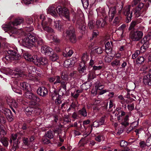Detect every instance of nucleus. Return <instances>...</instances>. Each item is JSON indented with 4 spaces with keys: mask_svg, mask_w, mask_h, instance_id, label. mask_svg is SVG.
<instances>
[{
    "mask_svg": "<svg viewBox=\"0 0 151 151\" xmlns=\"http://www.w3.org/2000/svg\"><path fill=\"white\" fill-rule=\"evenodd\" d=\"M145 60V58L144 57L140 56L138 57L136 60V64H140L144 62Z\"/></svg>",
    "mask_w": 151,
    "mask_h": 151,
    "instance_id": "e433bc0d",
    "label": "nucleus"
},
{
    "mask_svg": "<svg viewBox=\"0 0 151 151\" xmlns=\"http://www.w3.org/2000/svg\"><path fill=\"white\" fill-rule=\"evenodd\" d=\"M66 91H64V89L61 90V89H60L59 91L58 96L62 97V96L64 94Z\"/></svg>",
    "mask_w": 151,
    "mask_h": 151,
    "instance_id": "bf43d9fd",
    "label": "nucleus"
},
{
    "mask_svg": "<svg viewBox=\"0 0 151 151\" xmlns=\"http://www.w3.org/2000/svg\"><path fill=\"white\" fill-rule=\"evenodd\" d=\"M23 57L27 60L32 61L34 63V61L35 60L34 58H36V55L32 56L28 52H26L23 54Z\"/></svg>",
    "mask_w": 151,
    "mask_h": 151,
    "instance_id": "a211bd4d",
    "label": "nucleus"
},
{
    "mask_svg": "<svg viewBox=\"0 0 151 151\" xmlns=\"http://www.w3.org/2000/svg\"><path fill=\"white\" fill-rule=\"evenodd\" d=\"M61 86L62 87L63 89H64V91H66V87L67 83L66 82H64L63 81H61Z\"/></svg>",
    "mask_w": 151,
    "mask_h": 151,
    "instance_id": "603ef678",
    "label": "nucleus"
},
{
    "mask_svg": "<svg viewBox=\"0 0 151 151\" xmlns=\"http://www.w3.org/2000/svg\"><path fill=\"white\" fill-rule=\"evenodd\" d=\"M96 77L95 71L93 70H91L89 72L88 75V79L90 80L94 79Z\"/></svg>",
    "mask_w": 151,
    "mask_h": 151,
    "instance_id": "72a5a7b5",
    "label": "nucleus"
},
{
    "mask_svg": "<svg viewBox=\"0 0 151 151\" xmlns=\"http://www.w3.org/2000/svg\"><path fill=\"white\" fill-rule=\"evenodd\" d=\"M61 22L59 20H57L54 22V26L55 28L58 30L61 31L63 30L62 25L60 24Z\"/></svg>",
    "mask_w": 151,
    "mask_h": 151,
    "instance_id": "393cba45",
    "label": "nucleus"
},
{
    "mask_svg": "<svg viewBox=\"0 0 151 151\" xmlns=\"http://www.w3.org/2000/svg\"><path fill=\"white\" fill-rule=\"evenodd\" d=\"M18 142L17 141H15L14 142L13 145V148L14 151L18 149L19 147L18 145Z\"/></svg>",
    "mask_w": 151,
    "mask_h": 151,
    "instance_id": "5fc2aeb1",
    "label": "nucleus"
},
{
    "mask_svg": "<svg viewBox=\"0 0 151 151\" xmlns=\"http://www.w3.org/2000/svg\"><path fill=\"white\" fill-rule=\"evenodd\" d=\"M35 38L36 40L35 42H36L38 45H41L44 44V42L42 38L39 37H37L36 36Z\"/></svg>",
    "mask_w": 151,
    "mask_h": 151,
    "instance_id": "58836bf2",
    "label": "nucleus"
},
{
    "mask_svg": "<svg viewBox=\"0 0 151 151\" xmlns=\"http://www.w3.org/2000/svg\"><path fill=\"white\" fill-rule=\"evenodd\" d=\"M143 33L140 31H137L131 32L130 37L133 41H138L142 36Z\"/></svg>",
    "mask_w": 151,
    "mask_h": 151,
    "instance_id": "9d476101",
    "label": "nucleus"
},
{
    "mask_svg": "<svg viewBox=\"0 0 151 151\" xmlns=\"http://www.w3.org/2000/svg\"><path fill=\"white\" fill-rule=\"evenodd\" d=\"M93 21H90L88 23V25L89 28L90 29H92L94 28V25L93 24Z\"/></svg>",
    "mask_w": 151,
    "mask_h": 151,
    "instance_id": "774afa93",
    "label": "nucleus"
},
{
    "mask_svg": "<svg viewBox=\"0 0 151 151\" xmlns=\"http://www.w3.org/2000/svg\"><path fill=\"white\" fill-rule=\"evenodd\" d=\"M58 58V56L56 54H54L50 57V59L54 61H56Z\"/></svg>",
    "mask_w": 151,
    "mask_h": 151,
    "instance_id": "8fccbe9b",
    "label": "nucleus"
},
{
    "mask_svg": "<svg viewBox=\"0 0 151 151\" xmlns=\"http://www.w3.org/2000/svg\"><path fill=\"white\" fill-rule=\"evenodd\" d=\"M139 22L137 21H134L132 22L131 24L129 29H131L133 28Z\"/></svg>",
    "mask_w": 151,
    "mask_h": 151,
    "instance_id": "4d7b16f0",
    "label": "nucleus"
},
{
    "mask_svg": "<svg viewBox=\"0 0 151 151\" xmlns=\"http://www.w3.org/2000/svg\"><path fill=\"white\" fill-rule=\"evenodd\" d=\"M27 22V24H32L33 23V20L32 18L31 17L27 18L26 19Z\"/></svg>",
    "mask_w": 151,
    "mask_h": 151,
    "instance_id": "0e129e2a",
    "label": "nucleus"
},
{
    "mask_svg": "<svg viewBox=\"0 0 151 151\" xmlns=\"http://www.w3.org/2000/svg\"><path fill=\"white\" fill-rule=\"evenodd\" d=\"M130 6H126L124 8L123 10V13L126 16L127 19L126 22L127 23H128L130 22L132 19V12L130 11Z\"/></svg>",
    "mask_w": 151,
    "mask_h": 151,
    "instance_id": "1a4fd4ad",
    "label": "nucleus"
},
{
    "mask_svg": "<svg viewBox=\"0 0 151 151\" xmlns=\"http://www.w3.org/2000/svg\"><path fill=\"white\" fill-rule=\"evenodd\" d=\"M35 35L29 33L27 37L22 40V44L26 47L29 48L31 47L35 44Z\"/></svg>",
    "mask_w": 151,
    "mask_h": 151,
    "instance_id": "39448f33",
    "label": "nucleus"
},
{
    "mask_svg": "<svg viewBox=\"0 0 151 151\" xmlns=\"http://www.w3.org/2000/svg\"><path fill=\"white\" fill-rule=\"evenodd\" d=\"M96 24L98 28L104 27L106 24V19L104 20L102 18H101L98 20L96 22Z\"/></svg>",
    "mask_w": 151,
    "mask_h": 151,
    "instance_id": "412c9836",
    "label": "nucleus"
},
{
    "mask_svg": "<svg viewBox=\"0 0 151 151\" xmlns=\"http://www.w3.org/2000/svg\"><path fill=\"white\" fill-rule=\"evenodd\" d=\"M96 11L97 13L99 14H101L106 19H107L108 18L109 21V22H111L114 17L117 15L116 8V6H114L113 8H110L109 9L108 12V17L107 15L106 14L105 10L103 8L99 7V8L96 9Z\"/></svg>",
    "mask_w": 151,
    "mask_h": 151,
    "instance_id": "f03ea898",
    "label": "nucleus"
},
{
    "mask_svg": "<svg viewBox=\"0 0 151 151\" xmlns=\"http://www.w3.org/2000/svg\"><path fill=\"white\" fill-rule=\"evenodd\" d=\"M120 12H119V14L115 16V18L113 20V24L114 25H119V22L121 21L122 17L120 15Z\"/></svg>",
    "mask_w": 151,
    "mask_h": 151,
    "instance_id": "4be33fe9",
    "label": "nucleus"
},
{
    "mask_svg": "<svg viewBox=\"0 0 151 151\" xmlns=\"http://www.w3.org/2000/svg\"><path fill=\"white\" fill-rule=\"evenodd\" d=\"M48 25L46 24V22H42V27L43 29L47 32L50 34V33H54V30L51 27L48 26Z\"/></svg>",
    "mask_w": 151,
    "mask_h": 151,
    "instance_id": "6ab92c4d",
    "label": "nucleus"
},
{
    "mask_svg": "<svg viewBox=\"0 0 151 151\" xmlns=\"http://www.w3.org/2000/svg\"><path fill=\"white\" fill-rule=\"evenodd\" d=\"M26 97L28 99L32 100L35 101L39 102L40 99L36 96L29 91H27L25 93Z\"/></svg>",
    "mask_w": 151,
    "mask_h": 151,
    "instance_id": "dca6fc26",
    "label": "nucleus"
},
{
    "mask_svg": "<svg viewBox=\"0 0 151 151\" xmlns=\"http://www.w3.org/2000/svg\"><path fill=\"white\" fill-rule=\"evenodd\" d=\"M129 116L128 115H126L122 120L121 124L125 127H126L129 125Z\"/></svg>",
    "mask_w": 151,
    "mask_h": 151,
    "instance_id": "c756f323",
    "label": "nucleus"
},
{
    "mask_svg": "<svg viewBox=\"0 0 151 151\" xmlns=\"http://www.w3.org/2000/svg\"><path fill=\"white\" fill-rule=\"evenodd\" d=\"M47 37L49 40H52L56 43H58L60 42V39L57 36H55L53 35L48 34L47 35Z\"/></svg>",
    "mask_w": 151,
    "mask_h": 151,
    "instance_id": "5701e85b",
    "label": "nucleus"
},
{
    "mask_svg": "<svg viewBox=\"0 0 151 151\" xmlns=\"http://www.w3.org/2000/svg\"><path fill=\"white\" fill-rule=\"evenodd\" d=\"M78 113L80 115L84 117H86L87 116V113L86 109L85 107H83L82 109L78 111Z\"/></svg>",
    "mask_w": 151,
    "mask_h": 151,
    "instance_id": "f704fd0d",
    "label": "nucleus"
},
{
    "mask_svg": "<svg viewBox=\"0 0 151 151\" xmlns=\"http://www.w3.org/2000/svg\"><path fill=\"white\" fill-rule=\"evenodd\" d=\"M23 134L21 132L17 133L14 134H12V138L14 140H16L17 137L20 138L19 135H22Z\"/></svg>",
    "mask_w": 151,
    "mask_h": 151,
    "instance_id": "a18cd8bd",
    "label": "nucleus"
},
{
    "mask_svg": "<svg viewBox=\"0 0 151 151\" xmlns=\"http://www.w3.org/2000/svg\"><path fill=\"white\" fill-rule=\"evenodd\" d=\"M7 102L8 103H10V105L16 108L18 106V103H19L20 101H18V99L16 100L14 99H11L9 101L7 100Z\"/></svg>",
    "mask_w": 151,
    "mask_h": 151,
    "instance_id": "b1692460",
    "label": "nucleus"
},
{
    "mask_svg": "<svg viewBox=\"0 0 151 151\" xmlns=\"http://www.w3.org/2000/svg\"><path fill=\"white\" fill-rule=\"evenodd\" d=\"M0 140L4 146L7 147L8 146V140L6 138L3 137H1Z\"/></svg>",
    "mask_w": 151,
    "mask_h": 151,
    "instance_id": "473e14b6",
    "label": "nucleus"
},
{
    "mask_svg": "<svg viewBox=\"0 0 151 151\" xmlns=\"http://www.w3.org/2000/svg\"><path fill=\"white\" fill-rule=\"evenodd\" d=\"M89 0H81L83 7L86 8L88 6L89 3Z\"/></svg>",
    "mask_w": 151,
    "mask_h": 151,
    "instance_id": "37998d69",
    "label": "nucleus"
},
{
    "mask_svg": "<svg viewBox=\"0 0 151 151\" xmlns=\"http://www.w3.org/2000/svg\"><path fill=\"white\" fill-rule=\"evenodd\" d=\"M28 72L32 74L34 73L35 71L36 68L34 66H30L27 67Z\"/></svg>",
    "mask_w": 151,
    "mask_h": 151,
    "instance_id": "a19ab883",
    "label": "nucleus"
},
{
    "mask_svg": "<svg viewBox=\"0 0 151 151\" xmlns=\"http://www.w3.org/2000/svg\"><path fill=\"white\" fill-rule=\"evenodd\" d=\"M42 141L44 144H47L50 142V140L45 136L42 138Z\"/></svg>",
    "mask_w": 151,
    "mask_h": 151,
    "instance_id": "3c124183",
    "label": "nucleus"
},
{
    "mask_svg": "<svg viewBox=\"0 0 151 151\" xmlns=\"http://www.w3.org/2000/svg\"><path fill=\"white\" fill-rule=\"evenodd\" d=\"M86 24L84 21L80 19L77 20L76 26L77 28L81 30V32L82 34L85 33Z\"/></svg>",
    "mask_w": 151,
    "mask_h": 151,
    "instance_id": "f8f14e48",
    "label": "nucleus"
},
{
    "mask_svg": "<svg viewBox=\"0 0 151 151\" xmlns=\"http://www.w3.org/2000/svg\"><path fill=\"white\" fill-rule=\"evenodd\" d=\"M126 25L123 24L119 28V29L122 30V34L121 35V37L122 38L126 36V34L124 32V30L125 29Z\"/></svg>",
    "mask_w": 151,
    "mask_h": 151,
    "instance_id": "7c9ffc66",
    "label": "nucleus"
},
{
    "mask_svg": "<svg viewBox=\"0 0 151 151\" xmlns=\"http://www.w3.org/2000/svg\"><path fill=\"white\" fill-rule=\"evenodd\" d=\"M12 87L13 91L15 92L20 94H22V92L21 89H22L26 91H29L30 90V85L25 82L20 83L19 84V86L17 84L14 85H12Z\"/></svg>",
    "mask_w": 151,
    "mask_h": 151,
    "instance_id": "20e7f679",
    "label": "nucleus"
},
{
    "mask_svg": "<svg viewBox=\"0 0 151 151\" xmlns=\"http://www.w3.org/2000/svg\"><path fill=\"white\" fill-rule=\"evenodd\" d=\"M73 53V51L72 50H69L68 52L67 51L64 52L63 53V55L65 57H70L72 55Z\"/></svg>",
    "mask_w": 151,
    "mask_h": 151,
    "instance_id": "ea45409f",
    "label": "nucleus"
},
{
    "mask_svg": "<svg viewBox=\"0 0 151 151\" xmlns=\"http://www.w3.org/2000/svg\"><path fill=\"white\" fill-rule=\"evenodd\" d=\"M3 103L0 101V110H1V109L2 112L5 114L8 121L10 122H12L13 120V115L12 112L10 110L7 109L5 108L3 109L2 108L3 107Z\"/></svg>",
    "mask_w": 151,
    "mask_h": 151,
    "instance_id": "6e6552de",
    "label": "nucleus"
},
{
    "mask_svg": "<svg viewBox=\"0 0 151 151\" xmlns=\"http://www.w3.org/2000/svg\"><path fill=\"white\" fill-rule=\"evenodd\" d=\"M78 106V102L77 101H73L71 105H70V107L73 109H75Z\"/></svg>",
    "mask_w": 151,
    "mask_h": 151,
    "instance_id": "680f3d73",
    "label": "nucleus"
},
{
    "mask_svg": "<svg viewBox=\"0 0 151 151\" xmlns=\"http://www.w3.org/2000/svg\"><path fill=\"white\" fill-rule=\"evenodd\" d=\"M52 51V49L47 46H43L41 48V52L46 55H50Z\"/></svg>",
    "mask_w": 151,
    "mask_h": 151,
    "instance_id": "4468645a",
    "label": "nucleus"
},
{
    "mask_svg": "<svg viewBox=\"0 0 151 151\" xmlns=\"http://www.w3.org/2000/svg\"><path fill=\"white\" fill-rule=\"evenodd\" d=\"M25 25H23V27L24 28V30L28 32H31L33 31L34 28L32 26H29V24H27V26L25 27Z\"/></svg>",
    "mask_w": 151,
    "mask_h": 151,
    "instance_id": "c03bdc74",
    "label": "nucleus"
},
{
    "mask_svg": "<svg viewBox=\"0 0 151 151\" xmlns=\"http://www.w3.org/2000/svg\"><path fill=\"white\" fill-rule=\"evenodd\" d=\"M134 104L133 103L129 104L127 106V107L128 110L129 111H132L134 108Z\"/></svg>",
    "mask_w": 151,
    "mask_h": 151,
    "instance_id": "e2e57ef3",
    "label": "nucleus"
},
{
    "mask_svg": "<svg viewBox=\"0 0 151 151\" xmlns=\"http://www.w3.org/2000/svg\"><path fill=\"white\" fill-rule=\"evenodd\" d=\"M95 139L96 141L99 142H100L103 140V137L101 135H99L95 137Z\"/></svg>",
    "mask_w": 151,
    "mask_h": 151,
    "instance_id": "6e6d98bb",
    "label": "nucleus"
},
{
    "mask_svg": "<svg viewBox=\"0 0 151 151\" xmlns=\"http://www.w3.org/2000/svg\"><path fill=\"white\" fill-rule=\"evenodd\" d=\"M61 78L62 79L64 80H67L68 79V75L65 74L64 72H63L61 74Z\"/></svg>",
    "mask_w": 151,
    "mask_h": 151,
    "instance_id": "13d9d810",
    "label": "nucleus"
},
{
    "mask_svg": "<svg viewBox=\"0 0 151 151\" xmlns=\"http://www.w3.org/2000/svg\"><path fill=\"white\" fill-rule=\"evenodd\" d=\"M7 53L15 60H19L21 58L20 55L18 53L16 50L10 49L7 51Z\"/></svg>",
    "mask_w": 151,
    "mask_h": 151,
    "instance_id": "ddd939ff",
    "label": "nucleus"
},
{
    "mask_svg": "<svg viewBox=\"0 0 151 151\" xmlns=\"http://www.w3.org/2000/svg\"><path fill=\"white\" fill-rule=\"evenodd\" d=\"M37 93L41 96L45 97L47 94L48 91L46 88L42 86L39 88L37 90Z\"/></svg>",
    "mask_w": 151,
    "mask_h": 151,
    "instance_id": "2eb2a0df",
    "label": "nucleus"
},
{
    "mask_svg": "<svg viewBox=\"0 0 151 151\" xmlns=\"http://www.w3.org/2000/svg\"><path fill=\"white\" fill-rule=\"evenodd\" d=\"M143 82L145 84L148 86L151 85V73L144 76Z\"/></svg>",
    "mask_w": 151,
    "mask_h": 151,
    "instance_id": "f3484780",
    "label": "nucleus"
},
{
    "mask_svg": "<svg viewBox=\"0 0 151 151\" xmlns=\"http://www.w3.org/2000/svg\"><path fill=\"white\" fill-rule=\"evenodd\" d=\"M73 59V60L72 59L71 60H65L64 61L63 64L64 66L66 68H68L70 66V65H72L73 64V63H74L75 61L73 62V60L74 59L76 60V58H74Z\"/></svg>",
    "mask_w": 151,
    "mask_h": 151,
    "instance_id": "a878e982",
    "label": "nucleus"
},
{
    "mask_svg": "<svg viewBox=\"0 0 151 151\" xmlns=\"http://www.w3.org/2000/svg\"><path fill=\"white\" fill-rule=\"evenodd\" d=\"M105 51L108 54L111 52V48L109 42H108L105 45Z\"/></svg>",
    "mask_w": 151,
    "mask_h": 151,
    "instance_id": "2f4dec72",
    "label": "nucleus"
},
{
    "mask_svg": "<svg viewBox=\"0 0 151 151\" xmlns=\"http://www.w3.org/2000/svg\"><path fill=\"white\" fill-rule=\"evenodd\" d=\"M106 4L109 9L113 8L114 6H116L115 1L114 0H108L106 2Z\"/></svg>",
    "mask_w": 151,
    "mask_h": 151,
    "instance_id": "c85d7f7f",
    "label": "nucleus"
},
{
    "mask_svg": "<svg viewBox=\"0 0 151 151\" xmlns=\"http://www.w3.org/2000/svg\"><path fill=\"white\" fill-rule=\"evenodd\" d=\"M34 61V64L37 66L40 65H47L48 64V60L45 58H38L36 56Z\"/></svg>",
    "mask_w": 151,
    "mask_h": 151,
    "instance_id": "9b49d317",
    "label": "nucleus"
},
{
    "mask_svg": "<svg viewBox=\"0 0 151 151\" xmlns=\"http://www.w3.org/2000/svg\"><path fill=\"white\" fill-rule=\"evenodd\" d=\"M88 56L87 54L86 53H84L82 57V60L83 61V63L85 64V62L88 60Z\"/></svg>",
    "mask_w": 151,
    "mask_h": 151,
    "instance_id": "79ce46f5",
    "label": "nucleus"
},
{
    "mask_svg": "<svg viewBox=\"0 0 151 151\" xmlns=\"http://www.w3.org/2000/svg\"><path fill=\"white\" fill-rule=\"evenodd\" d=\"M4 73L6 75H11L14 76L15 78L21 77L23 76V71L19 68H18L15 70H12L9 68H5L4 70Z\"/></svg>",
    "mask_w": 151,
    "mask_h": 151,
    "instance_id": "423d86ee",
    "label": "nucleus"
},
{
    "mask_svg": "<svg viewBox=\"0 0 151 151\" xmlns=\"http://www.w3.org/2000/svg\"><path fill=\"white\" fill-rule=\"evenodd\" d=\"M144 6V4L139 3L138 6L134 11V14L136 17H138L140 15V10Z\"/></svg>",
    "mask_w": 151,
    "mask_h": 151,
    "instance_id": "aec40b11",
    "label": "nucleus"
},
{
    "mask_svg": "<svg viewBox=\"0 0 151 151\" xmlns=\"http://www.w3.org/2000/svg\"><path fill=\"white\" fill-rule=\"evenodd\" d=\"M52 21V20L49 18H47V19H46L45 21V22H46V24L48 25L50 24Z\"/></svg>",
    "mask_w": 151,
    "mask_h": 151,
    "instance_id": "338daca9",
    "label": "nucleus"
},
{
    "mask_svg": "<svg viewBox=\"0 0 151 151\" xmlns=\"http://www.w3.org/2000/svg\"><path fill=\"white\" fill-rule=\"evenodd\" d=\"M146 145L147 146H150L151 145V138L150 137L148 138L146 140Z\"/></svg>",
    "mask_w": 151,
    "mask_h": 151,
    "instance_id": "69168bd1",
    "label": "nucleus"
},
{
    "mask_svg": "<svg viewBox=\"0 0 151 151\" xmlns=\"http://www.w3.org/2000/svg\"><path fill=\"white\" fill-rule=\"evenodd\" d=\"M23 143L26 145L29 146L30 144V142L27 138L24 137L23 139Z\"/></svg>",
    "mask_w": 151,
    "mask_h": 151,
    "instance_id": "de8ad7c7",
    "label": "nucleus"
},
{
    "mask_svg": "<svg viewBox=\"0 0 151 151\" xmlns=\"http://www.w3.org/2000/svg\"><path fill=\"white\" fill-rule=\"evenodd\" d=\"M47 13L51 15L56 17L58 14L60 16L65 17L69 20V14L68 9L65 7L62 8L60 6H58L56 8L53 6H50L47 9Z\"/></svg>",
    "mask_w": 151,
    "mask_h": 151,
    "instance_id": "f257e3e1",
    "label": "nucleus"
},
{
    "mask_svg": "<svg viewBox=\"0 0 151 151\" xmlns=\"http://www.w3.org/2000/svg\"><path fill=\"white\" fill-rule=\"evenodd\" d=\"M120 59H116L111 63V65L113 67L116 66H119L120 65Z\"/></svg>",
    "mask_w": 151,
    "mask_h": 151,
    "instance_id": "4c0bfd02",
    "label": "nucleus"
},
{
    "mask_svg": "<svg viewBox=\"0 0 151 151\" xmlns=\"http://www.w3.org/2000/svg\"><path fill=\"white\" fill-rule=\"evenodd\" d=\"M140 53V51L137 50L132 55V59H134L137 57Z\"/></svg>",
    "mask_w": 151,
    "mask_h": 151,
    "instance_id": "09e8293b",
    "label": "nucleus"
},
{
    "mask_svg": "<svg viewBox=\"0 0 151 151\" xmlns=\"http://www.w3.org/2000/svg\"><path fill=\"white\" fill-rule=\"evenodd\" d=\"M62 97L60 96H58V97L55 99V103L57 105H59L61 103L62 101L61 100Z\"/></svg>",
    "mask_w": 151,
    "mask_h": 151,
    "instance_id": "49530a36",
    "label": "nucleus"
},
{
    "mask_svg": "<svg viewBox=\"0 0 151 151\" xmlns=\"http://www.w3.org/2000/svg\"><path fill=\"white\" fill-rule=\"evenodd\" d=\"M120 145L121 147H124L127 146V143L124 140H122L120 142Z\"/></svg>",
    "mask_w": 151,
    "mask_h": 151,
    "instance_id": "052dcab7",
    "label": "nucleus"
},
{
    "mask_svg": "<svg viewBox=\"0 0 151 151\" xmlns=\"http://www.w3.org/2000/svg\"><path fill=\"white\" fill-rule=\"evenodd\" d=\"M45 137H48L50 139H51L53 137V135L52 134L51 131H48L46 134Z\"/></svg>",
    "mask_w": 151,
    "mask_h": 151,
    "instance_id": "864d4df0",
    "label": "nucleus"
},
{
    "mask_svg": "<svg viewBox=\"0 0 151 151\" xmlns=\"http://www.w3.org/2000/svg\"><path fill=\"white\" fill-rule=\"evenodd\" d=\"M104 87L103 85H101L99 86H96L95 88H93L91 91V93L93 95H96L97 93V90L98 89L100 90L102 89Z\"/></svg>",
    "mask_w": 151,
    "mask_h": 151,
    "instance_id": "bb28decb",
    "label": "nucleus"
},
{
    "mask_svg": "<svg viewBox=\"0 0 151 151\" xmlns=\"http://www.w3.org/2000/svg\"><path fill=\"white\" fill-rule=\"evenodd\" d=\"M82 64L80 65V67L79 68V71L80 73H83L85 72L86 70V66L85 65V64L82 63Z\"/></svg>",
    "mask_w": 151,
    "mask_h": 151,
    "instance_id": "c9c22d12",
    "label": "nucleus"
},
{
    "mask_svg": "<svg viewBox=\"0 0 151 151\" xmlns=\"http://www.w3.org/2000/svg\"><path fill=\"white\" fill-rule=\"evenodd\" d=\"M73 30H68L65 33H63V37L66 39H70L73 43H75L76 41V39Z\"/></svg>",
    "mask_w": 151,
    "mask_h": 151,
    "instance_id": "0eeeda50",
    "label": "nucleus"
},
{
    "mask_svg": "<svg viewBox=\"0 0 151 151\" xmlns=\"http://www.w3.org/2000/svg\"><path fill=\"white\" fill-rule=\"evenodd\" d=\"M34 109L30 107H27L25 109V111L27 115H31L34 112Z\"/></svg>",
    "mask_w": 151,
    "mask_h": 151,
    "instance_id": "cd10ccee",
    "label": "nucleus"
},
{
    "mask_svg": "<svg viewBox=\"0 0 151 151\" xmlns=\"http://www.w3.org/2000/svg\"><path fill=\"white\" fill-rule=\"evenodd\" d=\"M23 22V18H16L13 22H10L8 24H3L2 27L5 32L10 31L12 33H14L16 32L15 29H16L15 26L20 25Z\"/></svg>",
    "mask_w": 151,
    "mask_h": 151,
    "instance_id": "7ed1b4c3",
    "label": "nucleus"
}]
</instances>
